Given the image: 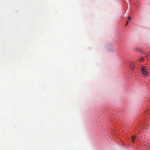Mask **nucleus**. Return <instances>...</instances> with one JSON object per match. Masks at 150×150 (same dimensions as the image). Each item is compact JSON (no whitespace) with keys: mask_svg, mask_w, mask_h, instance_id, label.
<instances>
[{"mask_svg":"<svg viewBox=\"0 0 150 150\" xmlns=\"http://www.w3.org/2000/svg\"><path fill=\"white\" fill-rule=\"evenodd\" d=\"M142 75L144 77H146L148 75L147 69L146 67H142L141 69Z\"/></svg>","mask_w":150,"mask_h":150,"instance_id":"nucleus-1","label":"nucleus"},{"mask_svg":"<svg viewBox=\"0 0 150 150\" xmlns=\"http://www.w3.org/2000/svg\"><path fill=\"white\" fill-rule=\"evenodd\" d=\"M136 136H132V142L134 143V139L135 138Z\"/></svg>","mask_w":150,"mask_h":150,"instance_id":"nucleus-2","label":"nucleus"},{"mask_svg":"<svg viewBox=\"0 0 150 150\" xmlns=\"http://www.w3.org/2000/svg\"><path fill=\"white\" fill-rule=\"evenodd\" d=\"M131 18V16H128V19L127 21H129H129H130V20Z\"/></svg>","mask_w":150,"mask_h":150,"instance_id":"nucleus-3","label":"nucleus"},{"mask_svg":"<svg viewBox=\"0 0 150 150\" xmlns=\"http://www.w3.org/2000/svg\"><path fill=\"white\" fill-rule=\"evenodd\" d=\"M129 23V21H127L126 23V24H125L126 25H127L128 24V23Z\"/></svg>","mask_w":150,"mask_h":150,"instance_id":"nucleus-4","label":"nucleus"}]
</instances>
